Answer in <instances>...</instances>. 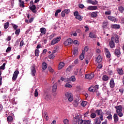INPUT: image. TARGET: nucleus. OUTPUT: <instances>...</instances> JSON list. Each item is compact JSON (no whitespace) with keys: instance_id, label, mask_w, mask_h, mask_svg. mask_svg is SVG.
Segmentation results:
<instances>
[{"instance_id":"1","label":"nucleus","mask_w":124,"mask_h":124,"mask_svg":"<svg viewBox=\"0 0 124 124\" xmlns=\"http://www.w3.org/2000/svg\"><path fill=\"white\" fill-rule=\"evenodd\" d=\"M115 109H116V113H117L119 117H123L124 114H123V107L122 106H118L115 107Z\"/></svg>"},{"instance_id":"2","label":"nucleus","mask_w":124,"mask_h":124,"mask_svg":"<svg viewBox=\"0 0 124 124\" xmlns=\"http://www.w3.org/2000/svg\"><path fill=\"white\" fill-rule=\"evenodd\" d=\"M65 95L67 98H68V101H70V102L73 101V94H72V93L67 92L65 93Z\"/></svg>"},{"instance_id":"3","label":"nucleus","mask_w":124,"mask_h":124,"mask_svg":"<svg viewBox=\"0 0 124 124\" xmlns=\"http://www.w3.org/2000/svg\"><path fill=\"white\" fill-rule=\"evenodd\" d=\"M59 41H61V37H57L56 38L53 39L51 42V45H55L57 43H59Z\"/></svg>"},{"instance_id":"4","label":"nucleus","mask_w":124,"mask_h":124,"mask_svg":"<svg viewBox=\"0 0 124 124\" xmlns=\"http://www.w3.org/2000/svg\"><path fill=\"white\" fill-rule=\"evenodd\" d=\"M72 43H73V40H72V39L69 38L64 42V45L65 46H69V45H71Z\"/></svg>"},{"instance_id":"5","label":"nucleus","mask_w":124,"mask_h":124,"mask_svg":"<svg viewBox=\"0 0 124 124\" xmlns=\"http://www.w3.org/2000/svg\"><path fill=\"white\" fill-rule=\"evenodd\" d=\"M19 74V71L16 70L14 72L13 75L12 80L13 81H16L17 78H18V75Z\"/></svg>"},{"instance_id":"6","label":"nucleus","mask_w":124,"mask_h":124,"mask_svg":"<svg viewBox=\"0 0 124 124\" xmlns=\"http://www.w3.org/2000/svg\"><path fill=\"white\" fill-rule=\"evenodd\" d=\"M29 9L34 14H36V13H37V11L36 10V6H35V5L32 6H29Z\"/></svg>"},{"instance_id":"7","label":"nucleus","mask_w":124,"mask_h":124,"mask_svg":"<svg viewBox=\"0 0 124 124\" xmlns=\"http://www.w3.org/2000/svg\"><path fill=\"white\" fill-rule=\"evenodd\" d=\"M93 77H94V74H93V73H91L90 74L85 75L86 79H89V80H91L93 79Z\"/></svg>"},{"instance_id":"8","label":"nucleus","mask_w":124,"mask_h":124,"mask_svg":"<svg viewBox=\"0 0 124 124\" xmlns=\"http://www.w3.org/2000/svg\"><path fill=\"white\" fill-rule=\"evenodd\" d=\"M114 55L115 56H116V57H118V58L121 57V50H120V47L115 49Z\"/></svg>"},{"instance_id":"9","label":"nucleus","mask_w":124,"mask_h":124,"mask_svg":"<svg viewBox=\"0 0 124 124\" xmlns=\"http://www.w3.org/2000/svg\"><path fill=\"white\" fill-rule=\"evenodd\" d=\"M109 86L111 89H113V88L115 87V81H114V78L110 79Z\"/></svg>"},{"instance_id":"10","label":"nucleus","mask_w":124,"mask_h":124,"mask_svg":"<svg viewBox=\"0 0 124 124\" xmlns=\"http://www.w3.org/2000/svg\"><path fill=\"white\" fill-rule=\"evenodd\" d=\"M105 52L107 59H110V58H111V53H110V51H109L108 48H105Z\"/></svg>"},{"instance_id":"11","label":"nucleus","mask_w":124,"mask_h":124,"mask_svg":"<svg viewBox=\"0 0 124 124\" xmlns=\"http://www.w3.org/2000/svg\"><path fill=\"white\" fill-rule=\"evenodd\" d=\"M40 30L41 33L40 34V36H42L43 34H46V29H45V28H41L40 29Z\"/></svg>"},{"instance_id":"12","label":"nucleus","mask_w":124,"mask_h":124,"mask_svg":"<svg viewBox=\"0 0 124 124\" xmlns=\"http://www.w3.org/2000/svg\"><path fill=\"white\" fill-rule=\"evenodd\" d=\"M113 39H114V37H112L111 40L109 42V46L111 49H113L115 47V42L113 41Z\"/></svg>"},{"instance_id":"13","label":"nucleus","mask_w":124,"mask_h":124,"mask_svg":"<svg viewBox=\"0 0 124 124\" xmlns=\"http://www.w3.org/2000/svg\"><path fill=\"white\" fill-rule=\"evenodd\" d=\"M113 119L114 123H115V124H118V122H119V117H118V114L114 113L113 115Z\"/></svg>"},{"instance_id":"14","label":"nucleus","mask_w":124,"mask_h":124,"mask_svg":"<svg viewBox=\"0 0 124 124\" xmlns=\"http://www.w3.org/2000/svg\"><path fill=\"white\" fill-rule=\"evenodd\" d=\"M88 10H96L97 9V6H89L87 7Z\"/></svg>"},{"instance_id":"15","label":"nucleus","mask_w":124,"mask_h":124,"mask_svg":"<svg viewBox=\"0 0 124 124\" xmlns=\"http://www.w3.org/2000/svg\"><path fill=\"white\" fill-rule=\"evenodd\" d=\"M95 113L97 114V116H101V115H103L102 109H97L95 110Z\"/></svg>"},{"instance_id":"16","label":"nucleus","mask_w":124,"mask_h":124,"mask_svg":"<svg viewBox=\"0 0 124 124\" xmlns=\"http://www.w3.org/2000/svg\"><path fill=\"white\" fill-rule=\"evenodd\" d=\"M31 75L32 76H35V74L36 73V70H35V67L34 66H32L31 69Z\"/></svg>"},{"instance_id":"17","label":"nucleus","mask_w":124,"mask_h":124,"mask_svg":"<svg viewBox=\"0 0 124 124\" xmlns=\"http://www.w3.org/2000/svg\"><path fill=\"white\" fill-rule=\"evenodd\" d=\"M108 21L107 20L104 21L102 24V28L103 29H106L108 26Z\"/></svg>"},{"instance_id":"18","label":"nucleus","mask_w":124,"mask_h":124,"mask_svg":"<svg viewBox=\"0 0 124 124\" xmlns=\"http://www.w3.org/2000/svg\"><path fill=\"white\" fill-rule=\"evenodd\" d=\"M48 65H47V63L45 62H43L42 64V68L43 70H46L47 69V67Z\"/></svg>"},{"instance_id":"19","label":"nucleus","mask_w":124,"mask_h":124,"mask_svg":"<svg viewBox=\"0 0 124 124\" xmlns=\"http://www.w3.org/2000/svg\"><path fill=\"white\" fill-rule=\"evenodd\" d=\"M57 88H58V84L57 83H55L54 85L52 86L53 93H56V92H57Z\"/></svg>"},{"instance_id":"20","label":"nucleus","mask_w":124,"mask_h":124,"mask_svg":"<svg viewBox=\"0 0 124 124\" xmlns=\"http://www.w3.org/2000/svg\"><path fill=\"white\" fill-rule=\"evenodd\" d=\"M111 28L112 29H115L116 30H118L121 28V26L119 24H113L111 25Z\"/></svg>"},{"instance_id":"21","label":"nucleus","mask_w":124,"mask_h":124,"mask_svg":"<svg viewBox=\"0 0 124 124\" xmlns=\"http://www.w3.org/2000/svg\"><path fill=\"white\" fill-rule=\"evenodd\" d=\"M98 89H99V87L98 85H95V86H93V93L95 92H97Z\"/></svg>"},{"instance_id":"22","label":"nucleus","mask_w":124,"mask_h":124,"mask_svg":"<svg viewBox=\"0 0 124 124\" xmlns=\"http://www.w3.org/2000/svg\"><path fill=\"white\" fill-rule=\"evenodd\" d=\"M96 62H98V63H99L102 62V58H101V56L100 55H99L96 58Z\"/></svg>"},{"instance_id":"23","label":"nucleus","mask_w":124,"mask_h":124,"mask_svg":"<svg viewBox=\"0 0 124 124\" xmlns=\"http://www.w3.org/2000/svg\"><path fill=\"white\" fill-rule=\"evenodd\" d=\"M84 57H85V51H82V53L79 56V59L81 61H83L84 60Z\"/></svg>"},{"instance_id":"24","label":"nucleus","mask_w":124,"mask_h":124,"mask_svg":"<svg viewBox=\"0 0 124 124\" xmlns=\"http://www.w3.org/2000/svg\"><path fill=\"white\" fill-rule=\"evenodd\" d=\"M102 80L103 81H108L109 80V77L107 76V75H105L102 77Z\"/></svg>"},{"instance_id":"25","label":"nucleus","mask_w":124,"mask_h":124,"mask_svg":"<svg viewBox=\"0 0 124 124\" xmlns=\"http://www.w3.org/2000/svg\"><path fill=\"white\" fill-rule=\"evenodd\" d=\"M99 120V118L98 117H96L94 120V124H101V121H100V120Z\"/></svg>"},{"instance_id":"26","label":"nucleus","mask_w":124,"mask_h":124,"mask_svg":"<svg viewBox=\"0 0 124 124\" xmlns=\"http://www.w3.org/2000/svg\"><path fill=\"white\" fill-rule=\"evenodd\" d=\"M89 37L91 38H96V35L94 33L90 32L89 33Z\"/></svg>"},{"instance_id":"27","label":"nucleus","mask_w":124,"mask_h":124,"mask_svg":"<svg viewBox=\"0 0 124 124\" xmlns=\"http://www.w3.org/2000/svg\"><path fill=\"white\" fill-rule=\"evenodd\" d=\"M64 66V63L61 62L59 64L58 69H62Z\"/></svg>"},{"instance_id":"28","label":"nucleus","mask_w":124,"mask_h":124,"mask_svg":"<svg viewBox=\"0 0 124 124\" xmlns=\"http://www.w3.org/2000/svg\"><path fill=\"white\" fill-rule=\"evenodd\" d=\"M7 121L8 123H10L13 121V117L11 116H9L7 118Z\"/></svg>"},{"instance_id":"29","label":"nucleus","mask_w":124,"mask_h":124,"mask_svg":"<svg viewBox=\"0 0 124 124\" xmlns=\"http://www.w3.org/2000/svg\"><path fill=\"white\" fill-rule=\"evenodd\" d=\"M79 101V100L78 99H76L73 103V105L75 106V107H77L78 106V102Z\"/></svg>"},{"instance_id":"30","label":"nucleus","mask_w":124,"mask_h":124,"mask_svg":"<svg viewBox=\"0 0 124 124\" xmlns=\"http://www.w3.org/2000/svg\"><path fill=\"white\" fill-rule=\"evenodd\" d=\"M118 73L120 75H123L124 74V71L123 70V69H118L117 70Z\"/></svg>"},{"instance_id":"31","label":"nucleus","mask_w":124,"mask_h":124,"mask_svg":"<svg viewBox=\"0 0 124 124\" xmlns=\"http://www.w3.org/2000/svg\"><path fill=\"white\" fill-rule=\"evenodd\" d=\"M79 119H80V118L75 117V118L74 119V124H78V122Z\"/></svg>"},{"instance_id":"32","label":"nucleus","mask_w":124,"mask_h":124,"mask_svg":"<svg viewBox=\"0 0 124 124\" xmlns=\"http://www.w3.org/2000/svg\"><path fill=\"white\" fill-rule=\"evenodd\" d=\"M34 53H35V56L36 57H38L39 56V50L38 49H35Z\"/></svg>"},{"instance_id":"33","label":"nucleus","mask_w":124,"mask_h":124,"mask_svg":"<svg viewBox=\"0 0 124 124\" xmlns=\"http://www.w3.org/2000/svg\"><path fill=\"white\" fill-rule=\"evenodd\" d=\"M8 27H9V22L5 23L4 25V29H8Z\"/></svg>"},{"instance_id":"34","label":"nucleus","mask_w":124,"mask_h":124,"mask_svg":"<svg viewBox=\"0 0 124 124\" xmlns=\"http://www.w3.org/2000/svg\"><path fill=\"white\" fill-rule=\"evenodd\" d=\"M92 121L91 120H83V124H91Z\"/></svg>"},{"instance_id":"35","label":"nucleus","mask_w":124,"mask_h":124,"mask_svg":"<svg viewBox=\"0 0 124 124\" xmlns=\"http://www.w3.org/2000/svg\"><path fill=\"white\" fill-rule=\"evenodd\" d=\"M23 122H24L26 124H29V118L25 117L23 120Z\"/></svg>"},{"instance_id":"36","label":"nucleus","mask_w":124,"mask_h":124,"mask_svg":"<svg viewBox=\"0 0 124 124\" xmlns=\"http://www.w3.org/2000/svg\"><path fill=\"white\" fill-rule=\"evenodd\" d=\"M87 103H88L87 102V101H83L82 102V103H81V106H82V107H85L86 106V105H87Z\"/></svg>"},{"instance_id":"37","label":"nucleus","mask_w":124,"mask_h":124,"mask_svg":"<svg viewBox=\"0 0 124 124\" xmlns=\"http://www.w3.org/2000/svg\"><path fill=\"white\" fill-rule=\"evenodd\" d=\"M119 10L121 13H124V8L122 6L119 7Z\"/></svg>"},{"instance_id":"38","label":"nucleus","mask_w":124,"mask_h":124,"mask_svg":"<svg viewBox=\"0 0 124 124\" xmlns=\"http://www.w3.org/2000/svg\"><path fill=\"white\" fill-rule=\"evenodd\" d=\"M96 16H97V14H96V13L93 12L92 13H91V16L93 18H96Z\"/></svg>"},{"instance_id":"39","label":"nucleus","mask_w":124,"mask_h":124,"mask_svg":"<svg viewBox=\"0 0 124 124\" xmlns=\"http://www.w3.org/2000/svg\"><path fill=\"white\" fill-rule=\"evenodd\" d=\"M108 20H109V21H112L113 22V21H115V17L111 16H108Z\"/></svg>"},{"instance_id":"40","label":"nucleus","mask_w":124,"mask_h":124,"mask_svg":"<svg viewBox=\"0 0 124 124\" xmlns=\"http://www.w3.org/2000/svg\"><path fill=\"white\" fill-rule=\"evenodd\" d=\"M107 119H108V121H112V114H109L108 115V116L107 117Z\"/></svg>"},{"instance_id":"41","label":"nucleus","mask_w":124,"mask_h":124,"mask_svg":"<svg viewBox=\"0 0 124 124\" xmlns=\"http://www.w3.org/2000/svg\"><path fill=\"white\" fill-rule=\"evenodd\" d=\"M20 2V7H25V2L23 1H19Z\"/></svg>"},{"instance_id":"42","label":"nucleus","mask_w":124,"mask_h":124,"mask_svg":"<svg viewBox=\"0 0 124 124\" xmlns=\"http://www.w3.org/2000/svg\"><path fill=\"white\" fill-rule=\"evenodd\" d=\"M90 117L92 119H94L96 117V114L95 113H91Z\"/></svg>"},{"instance_id":"43","label":"nucleus","mask_w":124,"mask_h":124,"mask_svg":"<svg viewBox=\"0 0 124 124\" xmlns=\"http://www.w3.org/2000/svg\"><path fill=\"white\" fill-rule=\"evenodd\" d=\"M45 99L46 100H50V99L51 98V95H49V94H47L46 95V96L45 97Z\"/></svg>"},{"instance_id":"44","label":"nucleus","mask_w":124,"mask_h":124,"mask_svg":"<svg viewBox=\"0 0 124 124\" xmlns=\"http://www.w3.org/2000/svg\"><path fill=\"white\" fill-rule=\"evenodd\" d=\"M97 3H98V1L96 0H95L94 1L92 0V2H91V4H93V5H96Z\"/></svg>"},{"instance_id":"45","label":"nucleus","mask_w":124,"mask_h":124,"mask_svg":"<svg viewBox=\"0 0 124 124\" xmlns=\"http://www.w3.org/2000/svg\"><path fill=\"white\" fill-rule=\"evenodd\" d=\"M76 19H78V20H79V21H82L83 18L82 17V16H81L78 15L76 17Z\"/></svg>"},{"instance_id":"46","label":"nucleus","mask_w":124,"mask_h":124,"mask_svg":"<svg viewBox=\"0 0 124 124\" xmlns=\"http://www.w3.org/2000/svg\"><path fill=\"white\" fill-rule=\"evenodd\" d=\"M5 63H3V64H2V65H1V66H0V70L1 69H2V70H4L5 68Z\"/></svg>"},{"instance_id":"47","label":"nucleus","mask_w":124,"mask_h":124,"mask_svg":"<svg viewBox=\"0 0 124 124\" xmlns=\"http://www.w3.org/2000/svg\"><path fill=\"white\" fill-rule=\"evenodd\" d=\"M77 54H78V48H76L74 50L73 54L74 56L77 55Z\"/></svg>"},{"instance_id":"48","label":"nucleus","mask_w":124,"mask_h":124,"mask_svg":"<svg viewBox=\"0 0 124 124\" xmlns=\"http://www.w3.org/2000/svg\"><path fill=\"white\" fill-rule=\"evenodd\" d=\"M20 31H21L20 29L16 30L15 31V34H16V35H19V34H20Z\"/></svg>"},{"instance_id":"49","label":"nucleus","mask_w":124,"mask_h":124,"mask_svg":"<svg viewBox=\"0 0 124 124\" xmlns=\"http://www.w3.org/2000/svg\"><path fill=\"white\" fill-rule=\"evenodd\" d=\"M66 88H72V85L69 83H66L65 85Z\"/></svg>"},{"instance_id":"50","label":"nucleus","mask_w":124,"mask_h":124,"mask_svg":"<svg viewBox=\"0 0 124 124\" xmlns=\"http://www.w3.org/2000/svg\"><path fill=\"white\" fill-rule=\"evenodd\" d=\"M13 26V29H14V30H15V31H16L17 30V29L18 28V25H16V24H12Z\"/></svg>"},{"instance_id":"51","label":"nucleus","mask_w":124,"mask_h":124,"mask_svg":"<svg viewBox=\"0 0 124 124\" xmlns=\"http://www.w3.org/2000/svg\"><path fill=\"white\" fill-rule=\"evenodd\" d=\"M115 43H119V36H115Z\"/></svg>"},{"instance_id":"52","label":"nucleus","mask_w":124,"mask_h":124,"mask_svg":"<svg viewBox=\"0 0 124 124\" xmlns=\"http://www.w3.org/2000/svg\"><path fill=\"white\" fill-rule=\"evenodd\" d=\"M55 49L54 50H53L52 53L53 54H55V53H57L58 52V50H59V47L58 46L55 47Z\"/></svg>"},{"instance_id":"53","label":"nucleus","mask_w":124,"mask_h":124,"mask_svg":"<svg viewBox=\"0 0 124 124\" xmlns=\"http://www.w3.org/2000/svg\"><path fill=\"white\" fill-rule=\"evenodd\" d=\"M44 116L45 118L46 117V120H48V119H49V118H48V114H47V112H45L44 113Z\"/></svg>"},{"instance_id":"54","label":"nucleus","mask_w":124,"mask_h":124,"mask_svg":"<svg viewBox=\"0 0 124 124\" xmlns=\"http://www.w3.org/2000/svg\"><path fill=\"white\" fill-rule=\"evenodd\" d=\"M83 120H82V118H79L78 122V124H83Z\"/></svg>"},{"instance_id":"55","label":"nucleus","mask_w":124,"mask_h":124,"mask_svg":"<svg viewBox=\"0 0 124 124\" xmlns=\"http://www.w3.org/2000/svg\"><path fill=\"white\" fill-rule=\"evenodd\" d=\"M63 123L64 124H69V120H68L67 119H64L63 120Z\"/></svg>"},{"instance_id":"56","label":"nucleus","mask_w":124,"mask_h":124,"mask_svg":"<svg viewBox=\"0 0 124 124\" xmlns=\"http://www.w3.org/2000/svg\"><path fill=\"white\" fill-rule=\"evenodd\" d=\"M34 96H35V97H37V96H38V92L37 91V89L35 90Z\"/></svg>"},{"instance_id":"57","label":"nucleus","mask_w":124,"mask_h":124,"mask_svg":"<svg viewBox=\"0 0 124 124\" xmlns=\"http://www.w3.org/2000/svg\"><path fill=\"white\" fill-rule=\"evenodd\" d=\"M71 80L72 81V82H75L76 81V78H75V76H72L71 77Z\"/></svg>"},{"instance_id":"58","label":"nucleus","mask_w":124,"mask_h":124,"mask_svg":"<svg viewBox=\"0 0 124 124\" xmlns=\"http://www.w3.org/2000/svg\"><path fill=\"white\" fill-rule=\"evenodd\" d=\"M47 69L48 70H49V71H50V72H54V70L53 69V68H52L51 67H48Z\"/></svg>"},{"instance_id":"59","label":"nucleus","mask_w":124,"mask_h":124,"mask_svg":"<svg viewBox=\"0 0 124 124\" xmlns=\"http://www.w3.org/2000/svg\"><path fill=\"white\" fill-rule=\"evenodd\" d=\"M11 47L9 46L7 47V49L6 50V53H8V52H10L11 51Z\"/></svg>"},{"instance_id":"60","label":"nucleus","mask_w":124,"mask_h":124,"mask_svg":"<svg viewBox=\"0 0 124 124\" xmlns=\"http://www.w3.org/2000/svg\"><path fill=\"white\" fill-rule=\"evenodd\" d=\"M65 13H66V14H68V13H69V12H70V9H65L64 11Z\"/></svg>"},{"instance_id":"61","label":"nucleus","mask_w":124,"mask_h":124,"mask_svg":"<svg viewBox=\"0 0 124 124\" xmlns=\"http://www.w3.org/2000/svg\"><path fill=\"white\" fill-rule=\"evenodd\" d=\"M19 46L20 47H22L23 46H24V40H21L20 43V45H19Z\"/></svg>"},{"instance_id":"62","label":"nucleus","mask_w":124,"mask_h":124,"mask_svg":"<svg viewBox=\"0 0 124 124\" xmlns=\"http://www.w3.org/2000/svg\"><path fill=\"white\" fill-rule=\"evenodd\" d=\"M74 15L76 17H77V16L79 15V13L78 12V11H76L74 13Z\"/></svg>"},{"instance_id":"63","label":"nucleus","mask_w":124,"mask_h":124,"mask_svg":"<svg viewBox=\"0 0 124 124\" xmlns=\"http://www.w3.org/2000/svg\"><path fill=\"white\" fill-rule=\"evenodd\" d=\"M105 13L106 15H111V11H106Z\"/></svg>"},{"instance_id":"64","label":"nucleus","mask_w":124,"mask_h":124,"mask_svg":"<svg viewBox=\"0 0 124 124\" xmlns=\"http://www.w3.org/2000/svg\"><path fill=\"white\" fill-rule=\"evenodd\" d=\"M48 57L49 59H54V58H55V55H54V54H50Z\"/></svg>"}]
</instances>
